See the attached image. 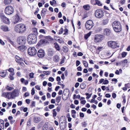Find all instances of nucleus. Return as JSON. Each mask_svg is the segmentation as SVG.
Here are the masks:
<instances>
[{
	"label": "nucleus",
	"instance_id": "1",
	"mask_svg": "<svg viewBox=\"0 0 130 130\" xmlns=\"http://www.w3.org/2000/svg\"><path fill=\"white\" fill-rule=\"evenodd\" d=\"M26 29V27L25 25L19 24H17L14 28V30L17 32L22 33L25 31Z\"/></svg>",
	"mask_w": 130,
	"mask_h": 130
},
{
	"label": "nucleus",
	"instance_id": "2",
	"mask_svg": "<svg viewBox=\"0 0 130 130\" xmlns=\"http://www.w3.org/2000/svg\"><path fill=\"white\" fill-rule=\"evenodd\" d=\"M112 26L113 30L116 32H120L122 30L121 25L118 21H114L112 23Z\"/></svg>",
	"mask_w": 130,
	"mask_h": 130
},
{
	"label": "nucleus",
	"instance_id": "3",
	"mask_svg": "<svg viewBox=\"0 0 130 130\" xmlns=\"http://www.w3.org/2000/svg\"><path fill=\"white\" fill-rule=\"evenodd\" d=\"M27 41L29 44L36 43L37 41V38L36 35L34 34H29L28 36Z\"/></svg>",
	"mask_w": 130,
	"mask_h": 130
},
{
	"label": "nucleus",
	"instance_id": "4",
	"mask_svg": "<svg viewBox=\"0 0 130 130\" xmlns=\"http://www.w3.org/2000/svg\"><path fill=\"white\" fill-rule=\"evenodd\" d=\"M26 38L24 36H20L17 39V42L20 45H25L26 42Z\"/></svg>",
	"mask_w": 130,
	"mask_h": 130
},
{
	"label": "nucleus",
	"instance_id": "5",
	"mask_svg": "<svg viewBox=\"0 0 130 130\" xmlns=\"http://www.w3.org/2000/svg\"><path fill=\"white\" fill-rule=\"evenodd\" d=\"M107 45L108 46L112 48H115L119 47V46L118 45L117 43L115 41H109L107 42Z\"/></svg>",
	"mask_w": 130,
	"mask_h": 130
},
{
	"label": "nucleus",
	"instance_id": "6",
	"mask_svg": "<svg viewBox=\"0 0 130 130\" xmlns=\"http://www.w3.org/2000/svg\"><path fill=\"white\" fill-rule=\"evenodd\" d=\"M13 8L11 6H8L5 9V13L8 15L11 14L14 11Z\"/></svg>",
	"mask_w": 130,
	"mask_h": 130
},
{
	"label": "nucleus",
	"instance_id": "7",
	"mask_svg": "<svg viewBox=\"0 0 130 130\" xmlns=\"http://www.w3.org/2000/svg\"><path fill=\"white\" fill-rule=\"evenodd\" d=\"M95 15L97 18H101L104 15L103 11L100 9H97L95 11Z\"/></svg>",
	"mask_w": 130,
	"mask_h": 130
},
{
	"label": "nucleus",
	"instance_id": "8",
	"mask_svg": "<svg viewBox=\"0 0 130 130\" xmlns=\"http://www.w3.org/2000/svg\"><path fill=\"white\" fill-rule=\"evenodd\" d=\"M94 26V24L92 21L89 20L87 21L85 25L86 28L88 30L91 29Z\"/></svg>",
	"mask_w": 130,
	"mask_h": 130
},
{
	"label": "nucleus",
	"instance_id": "9",
	"mask_svg": "<svg viewBox=\"0 0 130 130\" xmlns=\"http://www.w3.org/2000/svg\"><path fill=\"white\" fill-rule=\"evenodd\" d=\"M10 93L11 96L10 97L8 98V99H13L15 97L19 95L18 90L17 89H15Z\"/></svg>",
	"mask_w": 130,
	"mask_h": 130
},
{
	"label": "nucleus",
	"instance_id": "10",
	"mask_svg": "<svg viewBox=\"0 0 130 130\" xmlns=\"http://www.w3.org/2000/svg\"><path fill=\"white\" fill-rule=\"evenodd\" d=\"M28 52L30 55L33 56L36 54L37 51L35 47H30L28 49Z\"/></svg>",
	"mask_w": 130,
	"mask_h": 130
},
{
	"label": "nucleus",
	"instance_id": "11",
	"mask_svg": "<svg viewBox=\"0 0 130 130\" xmlns=\"http://www.w3.org/2000/svg\"><path fill=\"white\" fill-rule=\"evenodd\" d=\"M0 18L3 20V22L5 23L8 24L10 23L9 19L6 17L3 14H0Z\"/></svg>",
	"mask_w": 130,
	"mask_h": 130
},
{
	"label": "nucleus",
	"instance_id": "12",
	"mask_svg": "<svg viewBox=\"0 0 130 130\" xmlns=\"http://www.w3.org/2000/svg\"><path fill=\"white\" fill-rule=\"evenodd\" d=\"M103 36L101 35H97L95 36L94 42L96 43L100 42L102 40V39L103 38Z\"/></svg>",
	"mask_w": 130,
	"mask_h": 130
},
{
	"label": "nucleus",
	"instance_id": "13",
	"mask_svg": "<svg viewBox=\"0 0 130 130\" xmlns=\"http://www.w3.org/2000/svg\"><path fill=\"white\" fill-rule=\"evenodd\" d=\"M37 55L39 57L42 58L44 57L45 56L44 51L42 49L39 50L37 53Z\"/></svg>",
	"mask_w": 130,
	"mask_h": 130
},
{
	"label": "nucleus",
	"instance_id": "14",
	"mask_svg": "<svg viewBox=\"0 0 130 130\" xmlns=\"http://www.w3.org/2000/svg\"><path fill=\"white\" fill-rule=\"evenodd\" d=\"M15 61L18 63H19L20 65L22 66L24 64L23 62L22 61L23 60L22 58L20 57L19 56L16 55L15 57Z\"/></svg>",
	"mask_w": 130,
	"mask_h": 130
},
{
	"label": "nucleus",
	"instance_id": "15",
	"mask_svg": "<svg viewBox=\"0 0 130 130\" xmlns=\"http://www.w3.org/2000/svg\"><path fill=\"white\" fill-rule=\"evenodd\" d=\"M48 43V42L46 39H41L37 44L39 46H40L42 45H45L47 43Z\"/></svg>",
	"mask_w": 130,
	"mask_h": 130
},
{
	"label": "nucleus",
	"instance_id": "16",
	"mask_svg": "<svg viewBox=\"0 0 130 130\" xmlns=\"http://www.w3.org/2000/svg\"><path fill=\"white\" fill-rule=\"evenodd\" d=\"M20 20V18L19 17L18 15L15 16L14 17L13 21L14 22V24H16Z\"/></svg>",
	"mask_w": 130,
	"mask_h": 130
},
{
	"label": "nucleus",
	"instance_id": "17",
	"mask_svg": "<svg viewBox=\"0 0 130 130\" xmlns=\"http://www.w3.org/2000/svg\"><path fill=\"white\" fill-rule=\"evenodd\" d=\"M24 45H21V46H18V48L19 50L23 52L26 50L27 47Z\"/></svg>",
	"mask_w": 130,
	"mask_h": 130
},
{
	"label": "nucleus",
	"instance_id": "18",
	"mask_svg": "<svg viewBox=\"0 0 130 130\" xmlns=\"http://www.w3.org/2000/svg\"><path fill=\"white\" fill-rule=\"evenodd\" d=\"M1 29L3 31H9L8 27L6 25H3L1 27Z\"/></svg>",
	"mask_w": 130,
	"mask_h": 130
},
{
	"label": "nucleus",
	"instance_id": "19",
	"mask_svg": "<svg viewBox=\"0 0 130 130\" xmlns=\"http://www.w3.org/2000/svg\"><path fill=\"white\" fill-rule=\"evenodd\" d=\"M41 120V118L38 117H35L33 119V121L35 123L39 122Z\"/></svg>",
	"mask_w": 130,
	"mask_h": 130
},
{
	"label": "nucleus",
	"instance_id": "20",
	"mask_svg": "<svg viewBox=\"0 0 130 130\" xmlns=\"http://www.w3.org/2000/svg\"><path fill=\"white\" fill-rule=\"evenodd\" d=\"M104 34L105 35L108 36L110 35V30L108 28H105L104 30Z\"/></svg>",
	"mask_w": 130,
	"mask_h": 130
},
{
	"label": "nucleus",
	"instance_id": "21",
	"mask_svg": "<svg viewBox=\"0 0 130 130\" xmlns=\"http://www.w3.org/2000/svg\"><path fill=\"white\" fill-rule=\"evenodd\" d=\"M54 54V51L51 49L48 50L47 54L49 56H52Z\"/></svg>",
	"mask_w": 130,
	"mask_h": 130
},
{
	"label": "nucleus",
	"instance_id": "22",
	"mask_svg": "<svg viewBox=\"0 0 130 130\" xmlns=\"http://www.w3.org/2000/svg\"><path fill=\"white\" fill-rule=\"evenodd\" d=\"M10 93L9 92H3L2 95V96L4 97L5 98H8L9 97V95L10 94Z\"/></svg>",
	"mask_w": 130,
	"mask_h": 130
},
{
	"label": "nucleus",
	"instance_id": "23",
	"mask_svg": "<svg viewBox=\"0 0 130 130\" xmlns=\"http://www.w3.org/2000/svg\"><path fill=\"white\" fill-rule=\"evenodd\" d=\"M7 73L6 71H3L0 72V76L3 77H4L6 76Z\"/></svg>",
	"mask_w": 130,
	"mask_h": 130
},
{
	"label": "nucleus",
	"instance_id": "24",
	"mask_svg": "<svg viewBox=\"0 0 130 130\" xmlns=\"http://www.w3.org/2000/svg\"><path fill=\"white\" fill-rule=\"evenodd\" d=\"M46 10L45 8H43L41 11V15L42 18L44 17Z\"/></svg>",
	"mask_w": 130,
	"mask_h": 130
},
{
	"label": "nucleus",
	"instance_id": "25",
	"mask_svg": "<svg viewBox=\"0 0 130 130\" xmlns=\"http://www.w3.org/2000/svg\"><path fill=\"white\" fill-rule=\"evenodd\" d=\"M95 3L94 4V5H97L99 6H102V4L99 0H95Z\"/></svg>",
	"mask_w": 130,
	"mask_h": 130
},
{
	"label": "nucleus",
	"instance_id": "26",
	"mask_svg": "<svg viewBox=\"0 0 130 130\" xmlns=\"http://www.w3.org/2000/svg\"><path fill=\"white\" fill-rule=\"evenodd\" d=\"M109 20L108 19L103 20L102 21V24L103 25H106L108 22Z\"/></svg>",
	"mask_w": 130,
	"mask_h": 130
},
{
	"label": "nucleus",
	"instance_id": "27",
	"mask_svg": "<svg viewBox=\"0 0 130 130\" xmlns=\"http://www.w3.org/2000/svg\"><path fill=\"white\" fill-rule=\"evenodd\" d=\"M86 84L84 82H83L80 84V87L82 89H85L86 87Z\"/></svg>",
	"mask_w": 130,
	"mask_h": 130
},
{
	"label": "nucleus",
	"instance_id": "28",
	"mask_svg": "<svg viewBox=\"0 0 130 130\" xmlns=\"http://www.w3.org/2000/svg\"><path fill=\"white\" fill-rule=\"evenodd\" d=\"M59 59V56L58 55L55 56L53 58V61L55 62H57Z\"/></svg>",
	"mask_w": 130,
	"mask_h": 130
},
{
	"label": "nucleus",
	"instance_id": "29",
	"mask_svg": "<svg viewBox=\"0 0 130 130\" xmlns=\"http://www.w3.org/2000/svg\"><path fill=\"white\" fill-rule=\"evenodd\" d=\"M12 0H4V3L5 5H8L11 3Z\"/></svg>",
	"mask_w": 130,
	"mask_h": 130
},
{
	"label": "nucleus",
	"instance_id": "30",
	"mask_svg": "<svg viewBox=\"0 0 130 130\" xmlns=\"http://www.w3.org/2000/svg\"><path fill=\"white\" fill-rule=\"evenodd\" d=\"M14 73L13 72L10 73V74H9V78L10 80H14V78L13 77V76H14Z\"/></svg>",
	"mask_w": 130,
	"mask_h": 130
},
{
	"label": "nucleus",
	"instance_id": "31",
	"mask_svg": "<svg viewBox=\"0 0 130 130\" xmlns=\"http://www.w3.org/2000/svg\"><path fill=\"white\" fill-rule=\"evenodd\" d=\"M54 44L55 45V48L57 50L59 51L60 48L58 44L56 43H54Z\"/></svg>",
	"mask_w": 130,
	"mask_h": 130
},
{
	"label": "nucleus",
	"instance_id": "32",
	"mask_svg": "<svg viewBox=\"0 0 130 130\" xmlns=\"http://www.w3.org/2000/svg\"><path fill=\"white\" fill-rule=\"evenodd\" d=\"M90 6L88 5H86L83 6V8L86 10H88L90 9Z\"/></svg>",
	"mask_w": 130,
	"mask_h": 130
},
{
	"label": "nucleus",
	"instance_id": "33",
	"mask_svg": "<svg viewBox=\"0 0 130 130\" xmlns=\"http://www.w3.org/2000/svg\"><path fill=\"white\" fill-rule=\"evenodd\" d=\"M61 96H57L56 98V102L58 103H59L61 101Z\"/></svg>",
	"mask_w": 130,
	"mask_h": 130
},
{
	"label": "nucleus",
	"instance_id": "34",
	"mask_svg": "<svg viewBox=\"0 0 130 130\" xmlns=\"http://www.w3.org/2000/svg\"><path fill=\"white\" fill-rule=\"evenodd\" d=\"M6 88L8 91H11L14 89V88L9 86L7 85L6 86Z\"/></svg>",
	"mask_w": 130,
	"mask_h": 130
},
{
	"label": "nucleus",
	"instance_id": "35",
	"mask_svg": "<svg viewBox=\"0 0 130 130\" xmlns=\"http://www.w3.org/2000/svg\"><path fill=\"white\" fill-rule=\"evenodd\" d=\"M83 64L85 68H87L88 66V63L85 61H83Z\"/></svg>",
	"mask_w": 130,
	"mask_h": 130
},
{
	"label": "nucleus",
	"instance_id": "36",
	"mask_svg": "<svg viewBox=\"0 0 130 130\" xmlns=\"http://www.w3.org/2000/svg\"><path fill=\"white\" fill-rule=\"evenodd\" d=\"M53 116L54 117H56L57 115V112L56 111L55 109H54L53 110Z\"/></svg>",
	"mask_w": 130,
	"mask_h": 130
},
{
	"label": "nucleus",
	"instance_id": "37",
	"mask_svg": "<svg viewBox=\"0 0 130 130\" xmlns=\"http://www.w3.org/2000/svg\"><path fill=\"white\" fill-rule=\"evenodd\" d=\"M127 53L125 52H123L122 53L121 55L122 57H125L127 55Z\"/></svg>",
	"mask_w": 130,
	"mask_h": 130
},
{
	"label": "nucleus",
	"instance_id": "38",
	"mask_svg": "<svg viewBox=\"0 0 130 130\" xmlns=\"http://www.w3.org/2000/svg\"><path fill=\"white\" fill-rule=\"evenodd\" d=\"M33 32H34V33L37 34H38L37 29L36 28H32Z\"/></svg>",
	"mask_w": 130,
	"mask_h": 130
},
{
	"label": "nucleus",
	"instance_id": "39",
	"mask_svg": "<svg viewBox=\"0 0 130 130\" xmlns=\"http://www.w3.org/2000/svg\"><path fill=\"white\" fill-rule=\"evenodd\" d=\"M91 34L90 32H89L85 36V39H87L90 35Z\"/></svg>",
	"mask_w": 130,
	"mask_h": 130
},
{
	"label": "nucleus",
	"instance_id": "40",
	"mask_svg": "<svg viewBox=\"0 0 130 130\" xmlns=\"http://www.w3.org/2000/svg\"><path fill=\"white\" fill-rule=\"evenodd\" d=\"M63 31V29L62 28H61L59 30V32L58 33V34H62Z\"/></svg>",
	"mask_w": 130,
	"mask_h": 130
},
{
	"label": "nucleus",
	"instance_id": "41",
	"mask_svg": "<svg viewBox=\"0 0 130 130\" xmlns=\"http://www.w3.org/2000/svg\"><path fill=\"white\" fill-rule=\"evenodd\" d=\"M66 123L64 125L61 126H60V129L61 130H64L66 128Z\"/></svg>",
	"mask_w": 130,
	"mask_h": 130
},
{
	"label": "nucleus",
	"instance_id": "42",
	"mask_svg": "<svg viewBox=\"0 0 130 130\" xmlns=\"http://www.w3.org/2000/svg\"><path fill=\"white\" fill-rule=\"evenodd\" d=\"M45 39H48L50 41L52 40L53 39V38L50 36H45Z\"/></svg>",
	"mask_w": 130,
	"mask_h": 130
},
{
	"label": "nucleus",
	"instance_id": "43",
	"mask_svg": "<svg viewBox=\"0 0 130 130\" xmlns=\"http://www.w3.org/2000/svg\"><path fill=\"white\" fill-rule=\"evenodd\" d=\"M43 72L45 75H49L50 74V72L49 71H43Z\"/></svg>",
	"mask_w": 130,
	"mask_h": 130
},
{
	"label": "nucleus",
	"instance_id": "44",
	"mask_svg": "<svg viewBox=\"0 0 130 130\" xmlns=\"http://www.w3.org/2000/svg\"><path fill=\"white\" fill-rule=\"evenodd\" d=\"M109 83V81L107 80H104L103 82V84L104 85H106Z\"/></svg>",
	"mask_w": 130,
	"mask_h": 130
},
{
	"label": "nucleus",
	"instance_id": "45",
	"mask_svg": "<svg viewBox=\"0 0 130 130\" xmlns=\"http://www.w3.org/2000/svg\"><path fill=\"white\" fill-rule=\"evenodd\" d=\"M8 71L12 73L14 71L13 69L12 68H10L8 69Z\"/></svg>",
	"mask_w": 130,
	"mask_h": 130
},
{
	"label": "nucleus",
	"instance_id": "46",
	"mask_svg": "<svg viewBox=\"0 0 130 130\" xmlns=\"http://www.w3.org/2000/svg\"><path fill=\"white\" fill-rule=\"evenodd\" d=\"M124 95V94H123V95H122V98L123 99V102L124 103H125L126 101L125 97V95H124V96H123V95Z\"/></svg>",
	"mask_w": 130,
	"mask_h": 130
},
{
	"label": "nucleus",
	"instance_id": "47",
	"mask_svg": "<svg viewBox=\"0 0 130 130\" xmlns=\"http://www.w3.org/2000/svg\"><path fill=\"white\" fill-rule=\"evenodd\" d=\"M34 73L33 72H31L29 73V76L31 78H33L34 77Z\"/></svg>",
	"mask_w": 130,
	"mask_h": 130
},
{
	"label": "nucleus",
	"instance_id": "48",
	"mask_svg": "<svg viewBox=\"0 0 130 130\" xmlns=\"http://www.w3.org/2000/svg\"><path fill=\"white\" fill-rule=\"evenodd\" d=\"M31 94L34 95L35 93V90L34 88H32L31 90Z\"/></svg>",
	"mask_w": 130,
	"mask_h": 130
},
{
	"label": "nucleus",
	"instance_id": "49",
	"mask_svg": "<svg viewBox=\"0 0 130 130\" xmlns=\"http://www.w3.org/2000/svg\"><path fill=\"white\" fill-rule=\"evenodd\" d=\"M39 32L40 33H41L44 34H45L46 33V32L45 31V30L43 29H40L39 30Z\"/></svg>",
	"mask_w": 130,
	"mask_h": 130
},
{
	"label": "nucleus",
	"instance_id": "50",
	"mask_svg": "<svg viewBox=\"0 0 130 130\" xmlns=\"http://www.w3.org/2000/svg\"><path fill=\"white\" fill-rule=\"evenodd\" d=\"M54 107V105L53 104H51L49 105V108L50 109H52Z\"/></svg>",
	"mask_w": 130,
	"mask_h": 130
},
{
	"label": "nucleus",
	"instance_id": "51",
	"mask_svg": "<svg viewBox=\"0 0 130 130\" xmlns=\"http://www.w3.org/2000/svg\"><path fill=\"white\" fill-rule=\"evenodd\" d=\"M48 80L50 81L53 82L54 80V79L53 77H50L49 78Z\"/></svg>",
	"mask_w": 130,
	"mask_h": 130
},
{
	"label": "nucleus",
	"instance_id": "52",
	"mask_svg": "<svg viewBox=\"0 0 130 130\" xmlns=\"http://www.w3.org/2000/svg\"><path fill=\"white\" fill-rule=\"evenodd\" d=\"M80 62L79 60H77L76 61V66L77 67L80 64Z\"/></svg>",
	"mask_w": 130,
	"mask_h": 130
},
{
	"label": "nucleus",
	"instance_id": "53",
	"mask_svg": "<svg viewBox=\"0 0 130 130\" xmlns=\"http://www.w3.org/2000/svg\"><path fill=\"white\" fill-rule=\"evenodd\" d=\"M2 124V125L4 124V121L3 120L0 119V125H1Z\"/></svg>",
	"mask_w": 130,
	"mask_h": 130
},
{
	"label": "nucleus",
	"instance_id": "54",
	"mask_svg": "<svg viewBox=\"0 0 130 130\" xmlns=\"http://www.w3.org/2000/svg\"><path fill=\"white\" fill-rule=\"evenodd\" d=\"M56 94V93L55 92H52V96L54 98L55 97Z\"/></svg>",
	"mask_w": 130,
	"mask_h": 130
},
{
	"label": "nucleus",
	"instance_id": "55",
	"mask_svg": "<svg viewBox=\"0 0 130 130\" xmlns=\"http://www.w3.org/2000/svg\"><path fill=\"white\" fill-rule=\"evenodd\" d=\"M79 116L80 117L83 118L84 116V113L82 112H80L79 113Z\"/></svg>",
	"mask_w": 130,
	"mask_h": 130
},
{
	"label": "nucleus",
	"instance_id": "56",
	"mask_svg": "<svg viewBox=\"0 0 130 130\" xmlns=\"http://www.w3.org/2000/svg\"><path fill=\"white\" fill-rule=\"evenodd\" d=\"M112 81L113 82H114L115 84H116L118 82V80L116 78H113L112 79Z\"/></svg>",
	"mask_w": 130,
	"mask_h": 130
},
{
	"label": "nucleus",
	"instance_id": "57",
	"mask_svg": "<svg viewBox=\"0 0 130 130\" xmlns=\"http://www.w3.org/2000/svg\"><path fill=\"white\" fill-rule=\"evenodd\" d=\"M56 80L58 82H59L61 80V78L59 76H58L56 77Z\"/></svg>",
	"mask_w": 130,
	"mask_h": 130
},
{
	"label": "nucleus",
	"instance_id": "58",
	"mask_svg": "<svg viewBox=\"0 0 130 130\" xmlns=\"http://www.w3.org/2000/svg\"><path fill=\"white\" fill-rule=\"evenodd\" d=\"M35 88L36 89L38 90H40L41 89L40 86L38 85L36 86H35Z\"/></svg>",
	"mask_w": 130,
	"mask_h": 130
},
{
	"label": "nucleus",
	"instance_id": "59",
	"mask_svg": "<svg viewBox=\"0 0 130 130\" xmlns=\"http://www.w3.org/2000/svg\"><path fill=\"white\" fill-rule=\"evenodd\" d=\"M83 79L81 78H78L77 80V81L79 82H82L83 81Z\"/></svg>",
	"mask_w": 130,
	"mask_h": 130
},
{
	"label": "nucleus",
	"instance_id": "60",
	"mask_svg": "<svg viewBox=\"0 0 130 130\" xmlns=\"http://www.w3.org/2000/svg\"><path fill=\"white\" fill-rule=\"evenodd\" d=\"M79 83L78 82H77L75 84V88H77L78 87V86H79Z\"/></svg>",
	"mask_w": 130,
	"mask_h": 130
},
{
	"label": "nucleus",
	"instance_id": "61",
	"mask_svg": "<svg viewBox=\"0 0 130 130\" xmlns=\"http://www.w3.org/2000/svg\"><path fill=\"white\" fill-rule=\"evenodd\" d=\"M45 36H44L43 35H40L39 36V39H43L44 38H45Z\"/></svg>",
	"mask_w": 130,
	"mask_h": 130
},
{
	"label": "nucleus",
	"instance_id": "62",
	"mask_svg": "<svg viewBox=\"0 0 130 130\" xmlns=\"http://www.w3.org/2000/svg\"><path fill=\"white\" fill-rule=\"evenodd\" d=\"M61 6L62 7H65L66 6V3L64 2H63L61 3Z\"/></svg>",
	"mask_w": 130,
	"mask_h": 130
},
{
	"label": "nucleus",
	"instance_id": "63",
	"mask_svg": "<svg viewBox=\"0 0 130 130\" xmlns=\"http://www.w3.org/2000/svg\"><path fill=\"white\" fill-rule=\"evenodd\" d=\"M0 43L2 45H5V43L1 39H0Z\"/></svg>",
	"mask_w": 130,
	"mask_h": 130
},
{
	"label": "nucleus",
	"instance_id": "64",
	"mask_svg": "<svg viewBox=\"0 0 130 130\" xmlns=\"http://www.w3.org/2000/svg\"><path fill=\"white\" fill-rule=\"evenodd\" d=\"M86 103V100H82L80 102V103L81 104H82L83 105H85V104Z\"/></svg>",
	"mask_w": 130,
	"mask_h": 130
}]
</instances>
